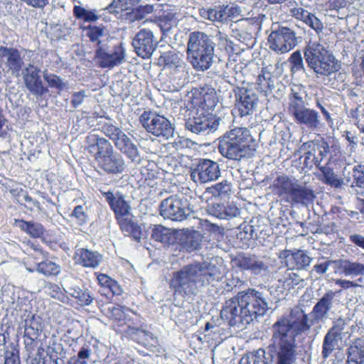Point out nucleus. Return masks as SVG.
I'll return each mask as SVG.
<instances>
[{
	"instance_id": "4468645a",
	"label": "nucleus",
	"mask_w": 364,
	"mask_h": 364,
	"mask_svg": "<svg viewBox=\"0 0 364 364\" xmlns=\"http://www.w3.org/2000/svg\"><path fill=\"white\" fill-rule=\"evenodd\" d=\"M21 74L26 87L32 95L40 97L48 92V89L43 86L40 68L29 63L22 70Z\"/></svg>"
},
{
	"instance_id": "3c124183",
	"label": "nucleus",
	"mask_w": 364,
	"mask_h": 364,
	"mask_svg": "<svg viewBox=\"0 0 364 364\" xmlns=\"http://www.w3.org/2000/svg\"><path fill=\"white\" fill-rule=\"evenodd\" d=\"M289 62L292 73H296L304 69L303 58L300 51L294 52L289 58Z\"/></svg>"
},
{
	"instance_id": "37998d69",
	"label": "nucleus",
	"mask_w": 364,
	"mask_h": 364,
	"mask_svg": "<svg viewBox=\"0 0 364 364\" xmlns=\"http://www.w3.org/2000/svg\"><path fill=\"white\" fill-rule=\"evenodd\" d=\"M151 237L156 241L166 244L170 242L171 233L169 229L157 225L152 228Z\"/></svg>"
},
{
	"instance_id": "79ce46f5",
	"label": "nucleus",
	"mask_w": 364,
	"mask_h": 364,
	"mask_svg": "<svg viewBox=\"0 0 364 364\" xmlns=\"http://www.w3.org/2000/svg\"><path fill=\"white\" fill-rule=\"evenodd\" d=\"M36 270L46 277H50L59 274L61 272V268L55 262L46 259L37 264Z\"/></svg>"
},
{
	"instance_id": "58836bf2",
	"label": "nucleus",
	"mask_w": 364,
	"mask_h": 364,
	"mask_svg": "<svg viewBox=\"0 0 364 364\" xmlns=\"http://www.w3.org/2000/svg\"><path fill=\"white\" fill-rule=\"evenodd\" d=\"M291 92L289 96V112L304 106V97L305 90L301 85H294L291 89Z\"/></svg>"
},
{
	"instance_id": "dca6fc26",
	"label": "nucleus",
	"mask_w": 364,
	"mask_h": 364,
	"mask_svg": "<svg viewBox=\"0 0 364 364\" xmlns=\"http://www.w3.org/2000/svg\"><path fill=\"white\" fill-rule=\"evenodd\" d=\"M234 263L240 269L250 271L255 275L264 274L269 271L264 260L255 255H239L234 259Z\"/></svg>"
},
{
	"instance_id": "338daca9",
	"label": "nucleus",
	"mask_w": 364,
	"mask_h": 364,
	"mask_svg": "<svg viewBox=\"0 0 364 364\" xmlns=\"http://www.w3.org/2000/svg\"><path fill=\"white\" fill-rule=\"evenodd\" d=\"M10 326H1L0 327V346H4L9 338Z\"/></svg>"
},
{
	"instance_id": "6e6552de",
	"label": "nucleus",
	"mask_w": 364,
	"mask_h": 364,
	"mask_svg": "<svg viewBox=\"0 0 364 364\" xmlns=\"http://www.w3.org/2000/svg\"><path fill=\"white\" fill-rule=\"evenodd\" d=\"M139 122L148 132L156 136H162L166 139L173 136V127L164 116L152 112H144L140 116Z\"/></svg>"
},
{
	"instance_id": "69168bd1",
	"label": "nucleus",
	"mask_w": 364,
	"mask_h": 364,
	"mask_svg": "<svg viewBox=\"0 0 364 364\" xmlns=\"http://www.w3.org/2000/svg\"><path fill=\"white\" fill-rule=\"evenodd\" d=\"M97 279L98 284L103 287L105 290L108 289L113 281L109 277L105 274H97Z\"/></svg>"
},
{
	"instance_id": "4be33fe9",
	"label": "nucleus",
	"mask_w": 364,
	"mask_h": 364,
	"mask_svg": "<svg viewBox=\"0 0 364 364\" xmlns=\"http://www.w3.org/2000/svg\"><path fill=\"white\" fill-rule=\"evenodd\" d=\"M106 200L114 212L116 217L128 216L130 215V205L125 200V196L119 191L113 190L104 193Z\"/></svg>"
},
{
	"instance_id": "ddd939ff",
	"label": "nucleus",
	"mask_w": 364,
	"mask_h": 364,
	"mask_svg": "<svg viewBox=\"0 0 364 364\" xmlns=\"http://www.w3.org/2000/svg\"><path fill=\"white\" fill-rule=\"evenodd\" d=\"M181 198L171 196L163 200L160 204V214L164 218L182 221L188 214Z\"/></svg>"
},
{
	"instance_id": "2f4dec72",
	"label": "nucleus",
	"mask_w": 364,
	"mask_h": 364,
	"mask_svg": "<svg viewBox=\"0 0 364 364\" xmlns=\"http://www.w3.org/2000/svg\"><path fill=\"white\" fill-rule=\"evenodd\" d=\"M118 134L116 146L132 161L139 162L140 156L136 146L124 133H119Z\"/></svg>"
},
{
	"instance_id": "cd10ccee",
	"label": "nucleus",
	"mask_w": 364,
	"mask_h": 364,
	"mask_svg": "<svg viewBox=\"0 0 364 364\" xmlns=\"http://www.w3.org/2000/svg\"><path fill=\"white\" fill-rule=\"evenodd\" d=\"M159 63L164 65V69L170 70L171 72H181L185 68V63L182 55L174 51L164 53L160 56Z\"/></svg>"
},
{
	"instance_id": "72a5a7b5",
	"label": "nucleus",
	"mask_w": 364,
	"mask_h": 364,
	"mask_svg": "<svg viewBox=\"0 0 364 364\" xmlns=\"http://www.w3.org/2000/svg\"><path fill=\"white\" fill-rule=\"evenodd\" d=\"M341 272L346 277H355L364 275V264L350 259L335 261Z\"/></svg>"
},
{
	"instance_id": "e2e57ef3",
	"label": "nucleus",
	"mask_w": 364,
	"mask_h": 364,
	"mask_svg": "<svg viewBox=\"0 0 364 364\" xmlns=\"http://www.w3.org/2000/svg\"><path fill=\"white\" fill-rule=\"evenodd\" d=\"M141 1V0H113L109 6L120 7L121 9H127L129 8V5H134Z\"/></svg>"
},
{
	"instance_id": "ea45409f",
	"label": "nucleus",
	"mask_w": 364,
	"mask_h": 364,
	"mask_svg": "<svg viewBox=\"0 0 364 364\" xmlns=\"http://www.w3.org/2000/svg\"><path fill=\"white\" fill-rule=\"evenodd\" d=\"M73 12L77 19L82 21L80 28L85 30L86 36L91 38V11L80 6H75Z\"/></svg>"
},
{
	"instance_id": "b1692460",
	"label": "nucleus",
	"mask_w": 364,
	"mask_h": 364,
	"mask_svg": "<svg viewBox=\"0 0 364 364\" xmlns=\"http://www.w3.org/2000/svg\"><path fill=\"white\" fill-rule=\"evenodd\" d=\"M309 68L317 75L328 76L338 71L340 66L333 53L330 52Z\"/></svg>"
},
{
	"instance_id": "9d476101",
	"label": "nucleus",
	"mask_w": 364,
	"mask_h": 364,
	"mask_svg": "<svg viewBox=\"0 0 364 364\" xmlns=\"http://www.w3.org/2000/svg\"><path fill=\"white\" fill-rule=\"evenodd\" d=\"M220 176L219 164L210 159H200L191 169V179L196 183L203 184L216 181Z\"/></svg>"
},
{
	"instance_id": "c03bdc74",
	"label": "nucleus",
	"mask_w": 364,
	"mask_h": 364,
	"mask_svg": "<svg viewBox=\"0 0 364 364\" xmlns=\"http://www.w3.org/2000/svg\"><path fill=\"white\" fill-rule=\"evenodd\" d=\"M279 282H283L289 289L294 288L295 286L300 284L304 279L298 274L291 270H285L284 275L279 279Z\"/></svg>"
},
{
	"instance_id": "f3484780",
	"label": "nucleus",
	"mask_w": 364,
	"mask_h": 364,
	"mask_svg": "<svg viewBox=\"0 0 364 364\" xmlns=\"http://www.w3.org/2000/svg\"><path fill=\"white\" fill-rule=\"evenodd\" d=\"M336 292L328 290L320 298L310 312L316 324L323 323L333 308Z\"/></svg>"
},
{
	"instance_id": "a211bd4d",
	"label": "nucleus",
	"mask_w": 364,
	"mask_h": 364,
	"mask_svg": "<svg viewBox=\"0 0 364 364\" xmlns=\"http://www.w3.org/2000/svg\"><path fill=\"white\" fill-rule=\"evenodd\" d=\"M156 41L150 30H140L132 41L133 47L139 56L150 58L156 46Z\"/></svg>"
},
{
	"instance_id": "393cba45",
	"label": "nucleus",
	"mask_w": 364,
	"mask_h": 364,
	"mask_svg": "<svg viewBox=\"0 0 364 364\" xmlns=\"http://www.w3.org/2000/svg\"><path fill=\"white\" fill-rule=\"evenodd\" d=\"M291 16L296 19L302 21L314 29L316 33L322 31L323 25L321 21L317 18L313 13L309 12L303 7H294L289 10Z\"/></svg>"
},
{
	"instance_id": "5fc2aeb1",
	"label": "nucleus",
	"mask_w": 364,
	"mask_h": 364,
	"mask_svg": "<svg viewBox=\"0 0 364 364\" xmlns=\"http://www.w3.org/2000/svg\"><path fill=\"white\" fill-rule=\"evenodd\" d=\"M97 127V129H102V132L105 133L106 135L109 136L111 139L114 141V143L117 142V138L119 136V133H124L118 128L114 126H100L99 124L95 125Z\"/></svg>"
},
{
	"instance_id": "c756f323",
	"label": "nucleus",
	"mask_w": 364,
	"mask_h": 364,
	"mask_svg": "<svg viewBox=\"0 0 364 364\" xmlns=\"http://www.w3.org/2000/svg\"><path fill=\"white\" fill-rule=\"evenodd\" d=\"M330 52L319 42L309 41L304 50V58L309 67Z\"/></svg>"
},
{
	"instance_id": "7c9ffc66",
	"label": "nucleus",
	"mask_w": 364,
	"mask_h": 364,
	"mask_svg": "<svg viewBox=\"0 0 364 364\" xmlns=\"http://www.w3.org/2000/svg\"><path fill=\"white\" fill-rule=\"evenodd\" d=\"M239 8L233 6H223L219 9H210L201 12V16L212 21L223 22L237 12Z\"/></svg>"
},
{
	"instance_id": "1a4fd4ad",
	"label": "nucleus",
	"mask_w": 364,
	"mask_h": 364,
	"mask_svg": "<svg viewBox=\"0 0 364 364\" xmlns=\"http://www.w3.org/2000/svg\"><path fill=\"white\" fill-rule=\"evenodd\" d=\"M219 123V119L212 113L191 107L185 126L193 133L200 134L206 131L214 132L217 129Z\"/></svg>"
},
{
	"instance_id": "680f3d73",
	"label": "nucleus",
	"mask_w": 364,
	"mask_h": 364,
	"mask_svg": "<svg viewBox=\"0 0 364 364\" xmlns=\"http://www.w3.org/2000/svg\"><path fill=\"white\" fill-rule=\"evenodd\" d=\"M4 364H20L18 352L16 349L7 350L5 353Z\"/></svg>"
},
{
	"instance_id": "bf43d9fd",
	"label": "nucleus",
	"mask_w": 364,
	"mask_h": 364,
	"mask_svg": "<svg viewBox=\"0 0 364 364\" xmlns=\"http://www.w3.org/2000/svg\"><path fill=\"white\" fill-rule=\"evenodd\" d=\"M72 216L76 219L79 225L84 224L88 218L87 215L84 211L83 207L81 205L75 208Z\"/></svg>"
},
{
	"instance_id": "f257e3e1",
	"label": "nucleus",
	"mask_w": 364,
	"mask_h": 364,
	"mask_svg": "<svg viewBox=\"0 0 364 364\" xmlns=\"http://www.w3.org/2000/svg\"><path fill=\"white\" fill-rule=\"evenodd\" d=\"M316 325L311 313L300 306L294 307L287 317L277 320L272 326L270 348L275 353L276 364H296L297 350L295 338Z\"/></svg>"
},
{
	"instance_id": "052dcab7",
	"label": "nucleus",
	"mask_w": 364,
	"mask_h": 364,
	"mask_svg": "<svg viewBox=\"0 0 364 364\" xmlns=\"http://www.w3.org/2000/svg\"><path fill=\"white\" fill-rule=\"evenodd\" d=\"M223 205L220 203H213L211 205H208L206 210L207 212L218 218L222 219L223 218Z\"/></svg>"
},
{
	"instance_id": "09e8293b",
	"label": "nucleus",
	"mask_w": 364,
	"mask_h": 364,
	"mask_svg": "<svg viewBox=\"0 0 364 364\" xmlns=\"http://www.w3.org/2000/svg\"><path fill=\"white\" fill-rule=\"evenodd\" d=\"M43 77L51 88L63 90L65 87V84L62 81L60 77L56 75L45 72L43 73Z\"/></svg>"
},
{
	"instance_id": "9b49d317",
	"label": "nucleus",
	"mask_w": 364,
	"mask_h": 364,
	"mask_svg": "<svg viewBox=\"0 0 364 364\" xmlns=\"http://www.w3.org/2000/svg\"><path fill=\"white\" fill-rule=\"evenodd\" d=\"M296 32L288 27H281L272 31L269 37V48L279 53H285L293 49L296 43Z\"/></svg>"
},
{
	"instance_id": "e433bc0d",
	"label": "nucleus",
	"mask_w": 364,
	"mask_h": 364,
	"mask_svg": "<svg viewBox=\"0 0 364 364\" xmlns=\"http://www.w3.org/2000/svg\"><path fill=\"white\" fill-rule=\"evenodd\" d=\"M15 223L17 227L32 237H41L44 233L43 225L38 223L23 220H16Z\"/></svg>"
},
{
	"instance_id": "de8ad7c7",
	"label": "nucleus",
	"mask_w": 364,
	"mask_h": 364,
	"mask_svg": "<svg viewBox=\"0 0 364 364\" xmlns=\"http://www.w3.org/2000/svg\"><path fill=\"white\" fill-rule=\"evenodd\" d=\"M159 26L164 35L168 33L175 25V14L173 13H167L161 15L159 20Z\"/></svg>"
},
{
	"instance_id": "6ab92c4d",
	"label": "nucleus",
	"mask_w": 364,
	"mask_h": 364,
	"mask_svg": "<svg viewBox=\"0 0 364 364\" xmlns=\"http://www.w3.org/2000/svg\"><path fill=\"white\" fill-rule=\"evenodd\" d=\"M289 113L296 124L304 125L312 131L318 130L320 127L319 115L314 109L303 106Z\"/></svg>"
},
{
	"instance_id": "5701e85b",
	"label": "nucleus",
	"mask_w": 364,
	"mask_h": 364,
	"mask_svg": "<svg viewBox=\"0 0 364 364\" xmlns=\"http://www.w3.org/2000/svg\"><path fill=\"white\" fill-rule=\"evenodd\" d=\"M283 254L286 265L291 269H304L310 265L312 260L308 253L301 250H287Z\"/></svg>"
},
{
	"instance_id": "a878e982",
	"label": "nucleus",
	"mask_w": 364,
	"mask_h": 364,
	"mask_svg": "<svg viewBox=\"0 0 364 364\" xmlns=\"http://www.w3.org/2000/svg\"><path fill=\"white\" fill-rule=\"evenodd\" d=\"M291 16L296 19L302 21L314 29L316 33L322 31L323 25L321 21L317 18L313 13L309 12L303 7H294L289 10Z\"/></svg>"
},
{
	"instance_id": "20e7f679",
	"label": "nucleus",
	"mask_w": 364,
	"mask_h": 364,
	"mask_svg": "<svg viewBox=\"0 0 364 364\" xmlns=\"http://www.w3.org/2000/svg\"><path fill=\"white\" fill-rule=\"evenodd\" d=\"M257 142L250 130L245 127H235L219 139L218 149L221 155L230 160L240 161L254 155Z\"/></svg>"
},
{
	"instance_id": "c9c22d12",
	"label": "nucleus",
	"mask_w": 364,
	"mask_h": 364,
	"mask_svg": "<svg viewBox=\"0 0 364 364\" xmlns=\"http://www.w3.org/2000/svg\"><path fill=\"white\" fill-rule=\"evenodd\" d=\"M364 340H355L348 349L347 364H363Z\"/></svg>"
},
{
	"instance_id": "f03ea898",
	"label": "nucleus",
	"mask_w": 364,
	"mask_h": 364,
	"mask_svg": "<svg viewBox=\"0 0 364 364\" xmlns=\"http://www.w3.org/2000/svg\"><path fill=\"white\" fill-rule=\"evenodd\" d=\"M268 309L267 292L248 289L228 299L220 311L221 318L230 326L243 328Z\"/></svg>"
},
{
	"instance_id": "49530a36",
	"label": "nucleus",
	"mask_w": 364,
	"mask_h": 364,
	"mask_svg": "<svg viewBox=\"0 0 364 364\" xmlns=\"http://www.w3.org/2000/svg\"><path fill=\"white\" fill-rule=\"evenodd\" d=\"M320 170L322 171L323 180L327 184L336 188L340 187L342 185H346L345 178L343 181H341L331 168L321 167L320 168Z\"/></svg>"
},
{
	"instance_id": "603ef678",
	"label": "nucleus",
	"mask_w": 364,
	"mask_h": 364,
	"mask_svg": "<svg viewBox=\"0 0 364 364\" xmlns=\"http://www.w3.org/2000/svg\"><path fill=\"white\" fill-rule=\"evenodd\" d=\"M273 85L271 84L269 77H267L264 73L259 74L257 80V89L261 92L267 94L272 91Z\"/></svg>"
},
{
	"instance_id": "a18cd8bd",
	"label": "nucleus",
	"mask_w": 364,
	"mask_h": 364,
	"mask_svg": "<svg viewBox=\"0 0 364 364\" xmlns=\"http://www.w3.org/2000/svg\"><path fill=\"white\" fill-rule=\"evenodd\" d=\"M270 351L273 355L267 353L263 349H259L252 352L251 355L255 364H272L273 357L276 359L275 353L272 351L270 346H269Z\"/></svg>"
},
{
	"instance_id": "13d9d810",
	"label": "nucleus",
	"mask_w": 364,
	"mask_h": 364,
	"mask_svg": "<svg viewBox=\"0 0 364 364\" xmlns=\"http://www.w3.org/2000/svg\"><path fill=\"white\" fill-rule=\"evenodd\" d=\"M154 6L152 5L146 4L145 6H141L134 11V18L136 20L142 19L146 15L154 12Z\"/></svg>"
},
{
	"instance_id": "864d4df0",
	"label": "nucleus",
	"mask_w": 364,
	"mask_h": 364,
	"mask_svg": "<svg viewBox=\"0 0 364 364\" xmlns=\"http://www.w3.org/2000/svg\"><path fill=\"white\" fill-rule=\"evenodd\" d=\"M130 215L128 216H122L117 218L118 220V223L120 225V228L122 231L124 233L125 235H127L130 231L132 230L134 226L136 225L130 218Z\"/></svg>"
},
{
	"instance_id": "a19ab883",
	"label": "nucleus",
	"mask_w": 364,
	"mask_h": 364,
	"mask_svg": "<svg viewBox=\"0 0 364 364\" xmlns=\"http://www.w3.org/2000/svg\"><path fill=\"white\" fill-rule=\"evenodd\" d=\"M231 192V184L228 181H223L205 189V193L212 195L215 198H225Z\"/></svg>"
},
{
	"instance_id": "f8f14e48",
	"label": "nucleus",
	"mask_w": 364,
	"mask_h": 364,
	"mask_svg": "<svg viewBox=\"0 0 364 364\" xmlns=\"http://www.w3.org/2000/svg\"><path fill=\"white\" fill-rule=\"evenodd\" d=\"M346 333H348V331L346 321L341 318H338L324 336L321 351L323 359L328 358L338 348L339 341Z\"/></svg>"
},
{
	"instance_id": "bb28decb",
	"label": "nucleus",
	"mask_w": 364,
	"mask_h": 364,
	"mask_svg": "<svg viewBox=\"0 0 364 364\" xmlns=\"http://www.w3.org/2000/svg\"><path fill=\"white\" fill-rule=\"evenodd\" d=\"M296 182L297 180L294 178L285 175L279 176L274 181L273 191L275 194L289 202Z\"/></svg>"
},
{
	"instance_id": "c85d7f7f",
	"label": "nucleus",
	"mask_w": 364,
	"mask_h": 364,
	"mask_svg": "<svg viewBox=\"0 0 364 364\" xmlns=\"http://www.w3.org/2000/svg\"><path fill=\"white\" fill-rule=\"evenodd\" d=\"M24 328V336L30 340V343H32L38 338L43 331V320L38 316H28L25 319Z\"/></svg>"
},
{
	"instance_id": "4c0bfd02",
	"label": "nucleus",
	"mask_w": 364,
	"mask_h": 364,
	"mask_svg": "<svg viewBox=\"0 0 364 364\" xmlns=\"http://www.w3.org/2000/svg\"><path fill=\"white\" fill-rule=\"evenodd\" d=\"M314 198V195L313 191L311 189L300 185L297 181L289 198V201L297 203H304L312 201Z\"/></svg>"
},
{
	"instance_id": "423d86ee",
	"label": "nucleus",
	"mask_w": 364,
	"mask_h": 364,
	"mask_svg": "<svg viewBox=\"0 0 364 364\" xmlns=\"http://www.w3.org/2000/svg\"><path fill=\"white\" fill-rule=\"evenodd\" d=\"M111 39L109 32L103 26L92 25V48H95V61L102 68L113 67L123 60L122 51L110 50L108 46Z\"/></svg>"
},
{
	"instance_id": "0e129e2a",
	"label": "nucleus",
	"mask_w": 364,
	"mask_h": 364,
	"mask_svg": "<svg viewBox=\"0 0 364 364\" xmlns=\"http://www.w3.org/2000/svg\"><path fill=\"white\" fill-rule=\"evenodd\" d=\"M111 314V316L116 320H122L124 316V308L120 306H114L112 308H109Z\"/></svg>"
},
{
	"instance_id": "412c9836",
	"label": "nucleus",
	"mask_w": 364,
	"mask_h": 364,
	"mask_svg": "<svg viewBox=\"0 0 364 364\" xmlns=\"http://www.w3.org/2000/svg\"><path fill=\"white\" fill-rule=\"evenodd\" d=\"M192 108L203 109L205 112L211 113L210 111L217 105L216 93L213 88H202L198 92L194 93L191 101Z\"/></svg>"
},
{
	"instance_id": "4d7b16f0",
	"label": "nucleus",
	"mask_w": 364,
	"mask_h": 364,
	"mask_svg": "<svg viewBox=\"0 0 364 364\" xmlns=\"http://www.w3.org/2000/svg\"><path fill=\"white\" fill-rule=\"evenodd\" d=\"M239 215L240 210L235 204L230 203L227 206L223 205L222 219L232 218Z\"/></svg>"
},
{
	"instance_id": "473e14b6",
	"label": "nucleus",
	"mask_w": 364,
	"mask_h": 364,
	"mask_svg": "<svg viewBox=\"0 0 364 364\" xmlns=\"http://www.w3.org/2000/svg\"><path fill=\"white\" fill-rule=\"evenodd\" d=\"M353 178L346 177V185L352 188L357 194L364 196V166L357 165L353 168Z\"/></svg>"
},
{
	"instance_id": "8fccbe9b",
	"label": "nucleus",
	"mask_w": 364,
	"mask_h": 364,
	"mask_svg": "<svg viewBox=\"0 0 364 364\" xmlns=\"http://www.w3.org/2000/svg\"><path fill=\"white\" fill-rule=\"evenodd\" d=\"M75 260L84 267H91V252L87 249H79L75 252Z\"/></svg>"
},
{
	"instance_id": "2eb2a0df",
	"label": "nucleus",
	"mask_w": 364,
	"mask_h": 364,
	"mask_svg": "<svg viewBox=\"0 0 364 364\" xmlns=\"http://www.w3.org/2000/svg\"><path fill=\"white\" fill-rule=\"evenodd\" d=\"M235 95V107L240 116L252 114L256 109L257 97L251 90L237 87L234 90Z\"/></svg>"
},
{
	"instance_id": "f704fd0d",
	"label": "nucleus",
	"mask_w": 364,
	"mask_h": 364,
	"mask_svg": "<svg viewBox=\"0 0 364 364\" xmlns=\"http://www.w3.org/2000/svg\"><path fill=\"white\" fill-rule=\"evenodd\" d=\"M301 149H312L314 152L318 153V156H314V164L318 167L329 152V145L323 139L314 140L304 143Z\"/></svg>"
},
{
	"instance_id": "aec40b11",
	"label": "nucleus",
	"mask_w": 364,
	"mask_h": 364,
	"mask_svg": "<svg viewBox=\"0 0 364 364\" xmlns=\"http://www.w3.org/2000/svg\"><path fill=\"white\" fill-rule=\"evenodd\" d=\"M0 60L11 74L18 76L22 70L23 60L21 52L13 47L0 46Z\"/></svg>"
},
{
	"instance_id": "6e6d98bb",
	"label": "nucleus",
	"mask_w": 364,
	"mask_h": 364,
	"mask_svg": "<svg viewBox=\"0 0 364 364\" xmlns=\"http://www.w3.org/2000/svg\"><path fill=\"white\" fill-rule=\"evenodd\" d=\"M200 242V235L198 233H196L186 238V247L188 251H193L199 248Z\"/></svg>"
},
{
	"instance_id": "0eeeda50",
	"label": "nucleus",
	"mask_w": 364,
	"mask_h": 364,
	"mask_svg": "<svg viewBox=\"0 0 364 364\" xmlns=\"http://www.w3.org/2000/svg\"><path fill=\"white\" fill-rule=\"evenodd\" d=\"M96 137V153L95 154L94 167L96 171L101 173V171L107 173H118L123 171L124 162L122 156L113 154L112 146L105 139L100 138L97 134H92Z\"/></svg>"
},
{
	"instance_id": "774afa93",
	"label": "nucleus",
	"mask_w": 364,
	"mask_h": 364,
	"mask_svg": "<svg viewBox=\"0 0 364 364\" xmlns=\"http://www.w3.org/2000/svg\"><path fill=\"white\" fill-rule=\"evenodd\" d=\"M349 240L355 245L364 250V236L359 234H353L349 236Z\"/></svg>"
},
{
	"instance_id": "39448f33",
	"label": "nucleus",
	"mask_w": 364,
	"mask_h": 364,
	"mask_svg": "<svg viewBox=\"0 0 364 364\" xmlns=\"http://www.w3.org/2000/svg\"><path fill=\"white\" fill-rule=\"evenodd\" d=\"M215 43L204 32L190 33L188 42V59L198 71L207 70L213 62Z\"/></svg>"
},
{
	"instance_id": "7ed1b4c3",
	"label": "nucleus",
	"mask_w": 364,
	"mask_h": 364,
	"mask_svg": "<svg viewBox=\"0 0 364 364\" xmlns=\"http://www.w3.org/2000/svg\"><path fill=\"white\" fill-rule=\"evenodd\" d=\"M221 259H216L215 263H193L183 267L176 272L172 279L176 291L186 295L194 294L197 284L208 286L219 282L223 278Z\"/></svg>"
}]
</instances>
